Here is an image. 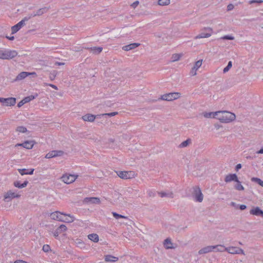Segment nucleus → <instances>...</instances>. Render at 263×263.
<instances>
[{
    "label": "nucleus",
    "mask_w": 263,
    "mask_h": 263,
    "mask_svg": "<svg viewBox=\"0 0 263 263\" xmlns=\"http://www.w3.org/2000/svg\"><path fill=\"white\" fill-rule=\"evenodd\" d=\"M262 0H251L249 2V4H252L253 3H262Z\"/></svg>",
    "instance_id": "49530a36"
},
{
    "label": "nucleus",
    "mask_w": 263,
    "mask_h": 263,
    "mask_svg": "<svg viewBox=\"0 0 263 263\" xmlns=\"http://www.w3.org/2000/svg\"><path fill=\"white\" fill-rule=\"evenodd\" d=\"M181 97V93L178 92H170L161 95L159 100L172 101Z\"/></svg>",
    "instance_id": "20e7f679"
},
{
    "label": "nucleus",
    "mask_w": 263,
    "mask_h": 263,
    "mask_svg": "<svg viewBox=\"0 0 263 263\" xmlns=\"http://www.w3.org/2000/svg\"><path fill=\"white\" fill-rule=\"evenodd\" d=\"M202 64V60H199L195 63V66H201Z\"/></svg>",
    "instance_id": "8fccbe9b"
},
{
    "label": "nucleus",
    "mask_w": 263,
    "mask_h": 263,
    "mask_svg": "<svg viewBox=\"0 0 263 263\" xmlns=\"http://www.w3.org/2000/svg\"><path fill=\"white\" fill-rule=\"evenodd\" d=\"M103 48L100 47H93L90 48V51L94 54H98L102 51Z\"/></svg>",
    "instance_id": "c85d7f7f"
},
{
    "label": "nucleus",
    "mask_w": 263,
    "mask_h": 263,
    "mask_svg": "<svg viewBox=\"0 0 263 263\" xmlns=\"http://www.w3.org/2000/svg\"><path fill=\"white\" fill-rule=\"evenodd\" d=\"M63 154L64 152L62 151H52L47 153L45 156V158L50 159L57 156H61L63 155Z\"/></svg>",
    "instance_id": "4468645a"
},
{
    "label": "nucleus",
    "mask_w": 263,
    "mask_h": 263,
    "mask_svg": "<svg viewBox=\"0 0 263 263\" xmlns=\"http://www.w3.org/2000/svg\"><path fill=\"white\" fill-rule=\"evenodd\" d=\"M171 3V0H158V5L161 6H168Z\"/></svg>",
    "instance_id": "7c9ffc66"
},
{
    "label": "nucleus",
    "mask_w": 263,
    "mask_h": 263,
    "mask_svg": "<svg viewBox=\"0 0 263 263\" xmlns=\"http://www.w3.org/2000/svg\"><path fill=\"white\" fill-rule=\"evenodd\" d=\"M183 56V53H174L172 55L171 61L176 62L179 61Z\"/></svg>",
    "instance_id": "b1692460"
},
{
    "label": "nucleus",
    "mask_w": 263,
    "mask_h": 263,
    "mask_svg": "<svg viewBox=\"0 0 263 263\" xmlns=\"http://www.w3.org/2000/svg\"><path fill=\"white\" fill-rule=\"evenodd\" d=\"M58 72L57 70H53L50 72L49 78L51 81H53L55 78Z\"/></svg>",
    "instance_id": "e433bc0d"
},
{
    "label": "nucleus",
    "mask_w": 263,
    "mask_h": 263,
    "mask_svg": "<svg viewBox=\"0 0 263 263\" xmlns=\"http://www.w3.org/2000/svg\"><path fill=\"white\" fill-rule=\"evenodd\" d=\"M28 21V18L25 17L15 25L11 27V33L14 34L21 29L25 24V22Z\"/></svg>",
    "instance_id": "1a4fd4ad"
},
{
    "label": "nucleus",
    "mask_w": 263,
    "mask_h": 263,
    "mask_svg": "<svg viewBox=\"0 0 263 263\" xmlns=\"http://www.w3.org/2000/svg\"><path fill=\"white\" fill-rule=\"evenodd\" d=\"M34 99V96L31 95V96L24 98L23 99V101H24V103L25 104L26 103L30 102V101H31L32 100Z\"/></svg>",
    "instance_id": "ea45409f"
},
{
    "label": "nucleus",
    "mask_w": 263,
    "mask_h": 263,
    "mask_svg": "<svg viewBox=\"0 0 263 263\" xmlns=\"http://www.w3.org/2000/svg\"><path fill=\"white\" fill-rule=\"evenodd\" d=\"M163 245L166 249H174L175 247L173 246V244L171 241V239L170 238H167L163 241Z\"/></svg>",
    "instance_id": "a211bd4d"
},
{
    "label": "nucleus",
    "mask_w": 263,
    "mask_h": 263,
    "mask_svg": "<svg viewBox=\"0 0 263 263\" xmlns=\"http://www.w3.org/2000/svg\"><path fill=\"white\" fill-rule=\"evenodd\" d=\"M118 114V112H110V113H106V114H103L101 115V116H109V117H112V116H115L117 115Z\"/></svg>",
    "instance_id": "a19ab883"
},
{
    "label": "nucleus",
    "mask_w": 263,
    "mask_h": 263,
    "mask_svg": "<svg viewBox=\"0 0 263 263\" xmlns=\"http://www.w3.org/2000/svg\"><path fill=\"white\" fill-rule=\"evenodd\" d=\"M203 116L206 118H216L217 116V111L216 112H203Z\"/></svg>",
    "instance_id": "5701e85b"
},
{
    "label": "nucleus",
    "mask_w": 263,
    "mask_h": 263,
    "mask_svg": "<svg viewBox=\"0 0 263 263\" xmlns=\"http://www.w3.org/2000/svg\"><path fill=\"white\" fill-rule=\"evenodd\" d=\"M44 13V9H39L33 15V16H36V15H41Z\"/></svg>",
    "instance_id": "37998d69"
},
{
    "label": "nucleus",
    "mask_w": 263,
    "mask_h": 263,
    "mask_svg": "<svg viewBox=\"0 0 263 263\" xmlns=\"http://www.w3.org/2000/svg\"><path fill=\"white\" fill-rule=\"evenodd\" d=\"M14 263H28L27 262L22 260H17L14 262Z\"/></svg>",
    "instance_id": "4d7b16f0"
},
{
    "label": "nucleus",
    "mask_w": 263,
    "mask_h": 263,
    "mask_svg": "<svg viewBox=\"0 0 263 263\" xmlns=\"http://www.w3.org/2000/svg\"><path fill=\"white\" fill-rule=\"evenodd\" d=\"M118 260V258L111 255H107L105 256V261L106 262H116Z\"/></svg>",
    "instance_id": "a878e982"
},
{
    "label": "nucleus",
    "mask_w": 263,
    "mask_h": 263,
    "mask_svg": "<svg viewBox=\"0 0 263 263\" xmlns=\"http://www.w3.org/2000/svg\"><path fill=\"white\" fill-rule=\"evenodd\" d=\"M241 164H238L236 165V167H235V170L236 171H238L239 169H240L241 168Z\"/></svg>",
    "instance_id": "5fc2aeb1"
},
{
    "label": "nucleus",
    "mask_w": 263,
    "mask_h": 263,
    "mask_svg": "<svg viewBox=\"0 0 263 263\" xmlns=\"http://www.w3.org/2000/svg\"><path fill=\"white\" fill-rule=\"evenodd\" d=\"M44 85L45 86H49L50 87H51L52 88H54V89L55 90H58V87L57 86L53 85V84H48L47 83H45L44 84Z\"/></svg>",
    "instance_id": "de8ad7c7"
},
{
    "label": "nucleus",
    "mask_w": 263,
    "mask_h": 263,
    "mask_svg": "<svg viewBox=\"0 0 263 263\" xmlns=\"http://www.w3.org/2000/svg\"><path fill=\"white\" fill-rule=\"evenodd\" d=\"M6 37L10 41H13L14 39V37L13 36H6Z\"/></svg>",
    "instance_id": "13d9d810"
},
{
    "label": "nucleus",
    "mask_w": 263,
    "mask_h": 263,
    "mask_svg": "<svg viewBox=\"0 0 263 263\" xmlns=\"http://www.w3.org/2000/svg\"><path fill=\"white\" fill-rule=\"evenodd\" d=\"M193 196L196 201L199 202L202 201L203 196L199 187L195 186L194 187Z\"/></svg>",
    "instance_id": "423d86ee"
},
{
    "label": "nucleus",
    "mask_w": 263,
    "mask_h": 263,
    "mask_svg": "<svg viewBox=\"0 0 263 263\" xmlns=\"http://www.w3.org/2000/svg\"><path fill=\"white\" fill-rule=\"evenodd\" d=\"M231 204V205H232L233 206H235V205H236V203L234 202H232Z\"/></svg>",
    "instance_id": "69168bd1"
},
{
    "label": "nucleus",
    "mask_w": 263,
    "mask_h": 263,
    "mask_svg": "<svg viewBox=\"0 0 263 263\" xmlns=\"http://www.w3.org/2000/svg\"><path fill=\"white\" fill-rule=\"evenodd\" d=\"M49 250H50V247H49V245H44L43 246V250L45 252H48Z\"/></svg>",
    "instance_id": "a18cd8bd"
},
{
    "label": "nucleus",
    "mask_w": 263,
    "mask_h": 263,
    "mask_svg": "<svg viewBox=\"0 0 263 263\" xmlns=\"http://www.w3.org/2000/svg\"><path fill=\"white\" fill-rule=\"evenodd\" d=\"M5 101H6V98H1L0 97V102L1 103H3L4 104L5 103Z\"/></svg>",
    "instance_id": "052dcab7"
},
{
    "label": "nucleus",
    "mask_w": 263,
    "mask_h": 263,
    "mask_svg": "<svg viewBox=\"0 0 263 263\" xmlns=\"http://www.w3.org/2000/svg\"><path fill=\"white\" fill-rule=\"evenodd\" d=\"M238 177L235 174H231L227 175L224 178V181L227 183L231 182L232 181H237Z\"/></svg>",
    "instance_id": "f3484780"
},
{
    "label": "nucleus",
    "mask_w": 263,
    "mask_h": 263,
    "mask_svg": "<svg viewBox=\"0 0 263 263\" xmlns=\"http://www.w3.org/2000/svg\"><path fill=\"white\" fill-rule=\"evenodd\" d=\"M252 182H256L261 186L263 187V181L257 177H252L251 179Z\"/></svg>",
    "instance_id": "72a5a7b5"
},
{
    "label": "nucleus",
    "mask_w": 263,
    "mask_h": 263,
    "mask_svg": "<svg viewBox=\"0 0 263 263\" xmlns=\"http://www.w3.org/2000/svg\"><path fill=\"white\" fill-rule=\"evenodd\" d=\"M112 215L114 217H115L116 219H119V218H126V217L123 215L119 214L116 212H112Z\"/></svg>",
    "instance_id": "79ce46f5"
},
{
    "label": "nucleus",
    "mask_w": 263,
    "mask_h": 263,
    "mask_svg": "<svg viewBox=\"0 0 263 263\" xmlns=\"http://www.w3.org/2000/svg\"><path fill=\"white\" fill-rule=\"evenodd\" d=\"M160 196L161 197H167L170 198H173V193L172 192H168V193H165V192H160L159 193Z\"/></svg>",
    "instance_id": "473e14b6"
},
{
    "label": "nucleus",
    "mask_w": 263,
    "mask_h": 263,
    "mask_svg": "<svg viewBox=\"0 0 263 263\" xmlns=\"http://www.w3.org/2000/svg\"><path fill=\"white\" fill-rule=\"evenodd\" d=\"M35 144V142L33 141H26L23 143H17L15 146H22L26 149H31Z\"/></svg>",
    "instance_id": "ddd939ff"
},
{
    "label": "nucleus",
    "mask_w": 263,
    "mask_h": 263,
    "mask_svg": "<svg viewBox=\"0 0 263 263\" xmlns=\"http://www.w3.org/2000/svg\"><path fill=\"white\" fill-rule=\"evenodd\" d=\"M200 67H192L189 70V74L190 77H193L197 74Z\"/></svg>",
    "instance_id": "393cba45"
},
{
    "label": "nucleus",
    "mask_w": 263,
    "mask_h": 263,
    "mask_svg": "<svg viewBox=\"0 0 263 263\" xmlns=\"http://www.w3.org/2000/svg\"><path fill=\"white\" fill-rule=\"evenodd\" d=\"M250 213L253 215L261 216L263 217V211L261 210L259 207H255L251 209L250 211Z\"/></svg>",
    "instance_id": "2eb2a0df"
},
{
    "label": "nucleus",
    "mask_w": 263,
    "mask_h": 263,
    "mask_svg": "<svg viewBox=\"0 0 263 263\" xmlns=\"http://www.w3.org/2000/svg\"><path fill=\"white\" fill-rule=\"evenodd\" d=\"M16 132L20 133H25L27 132V128L23 126H20L16 127Z\"/></svg>",
    "instance_id": "f704fd0d"
},
{
    "label": "nucleus",
    "mask_w": 263,
    "mask_h": 263,
    "mask_svg": "<svg viewBox=\"0 0 263 263\" xmlns=\"http://www.w3.org/2000/svg\"><path fill=\"white\" fill-rule=\"evenodd\" d=\"M57 229L59 231V232L60 233H61L65 232L67 230V227L64 224H61Z\"/></svg>",
    "instance_id": "58836bf2"
},
{
    "label": "nucleus",
    "mask_w": 263,
    "mask_h": 263,
    "mask_svg": "<svg viewBox=\"0 0 263 263\" xmlns=\"http://www.w3.org/2000/svg\"><path fill=\"white\" fill-rule=\"evenodd\" d=\"M139 4V1H136L135 2H134L132 5H131V6L133 8H135Z\"/></svg>",
    "instance_id": "09e8293b"
},
{
    "label": "nucleus",
    "mask_w": 263,
    "mask_h": 263,
    "mask_svg": "<svg viewBox=\"0 0 263 263\" xmlns=\"http://www.w3.org/2000/svg\"><path fill=\"white\" fill-rule=\"evenodd\" d=\"M221 39L233 40H234V37L233 36H231V35H224V36L221 37Z\"/></svg>",
    "instance_id": "c03bdc74"
},
{
    "label": "nucleus",
    "mask_w": 263,
    "mask_h": 263,
    "mask_svg": "<svg viewBox=\"0 0 263 263\" xmlns=\"http://www.w3.org/2000/svg\"><path fill=\"white\" fill-rule=\"evenodd\" d=\"M29 76H31L32 77H36V74L34 72H21L16 77L15 81H20L23 80L26 77Z\"/></svg>",
    "instance_id": "9b49d317"
},
{
    "label": "nucleus",
    "mask_w": 263,
    "mask_h": 263,
    "mask_svg": "<svg viewBox=\"0 0 263 263\" xmlns=\"http://www.w3.org/2000/svg\"><path fill=\"white\" fill-rule=\"evenodd\" d=\"M140 45L139 43H132L123 47V49L125 51H129L131 49H135Z\"/></svg>",
    "instance_id": "4be33fe9"
},
{
    "label": "nucleus",
    "mask_w": 263,
    "mask_h": 263,
    "mask_svg": "<svg viewBox=\"0 0 263 263\" xmlns=\"http://www.w3.org/2000/svg\"><path fill=\"white\" fill-rule=\"evenodd\" d=\"M77 177L73 175L65 174L62 176L61 179L62 181L66 184L72 183L76 179Z\"/></svg>",
    "instance_id": "9d476101"
},
{
    "label": "nucleus",
    "mask_w": 263,
    "mask_h": 263,
    "mask_svg": "<svg viewBox=\"0 0 263 263\" xmlns=\"http://www.w3.org/2000/svg\"><path fill=\"white\" fill-rule=\"evenodd\" d=\"M88 238L95 242H98L99 240L98 235L95 233L89 234Z\"/></svg>",
    "instance_id": "bb28decb"
},
{
    "label": "nucleus",
    "mask_w": 263,
    "mask_h": 263,
    "mask_svg": "<svg viewBox=\"0 0 263 263\" xmlns=\"http://www.w3.org/2000/svg\"><path fill=\"white\" fill-rule=\"evenodd\" d=\"M16 103V99L13 97L6 98L5 105L7 106H14Z\"/></svg>",
    "instance_id": "aec40b11"
},
{
    "label": "nucleus",
    "mask_w": 263,
    "mask_h": 263,
    "mask_svg": "<svg viewBox=\"0 0 263 263\" xmlns=\"http://www.w3.org/2000/svg\"><path fill=\"white\" fill-rule=\"evenodd\" d=\"M20 197V195L17 194L11 190H9L6 193H5L4 195V200L6 202H9L11 201L12 199L15 198H18Z\"/></svg>",
    "instance_id": "6e6552de"
},
{
    "label": "nucleus",
    "mask_w": 263,
    "mask_h": 263,
    "mask_svg": "<svg viewBox=\"0 0 263 263\" xmlns=\"http://www.w3.org/2000/svg\"><path fill=\"white\" fill-rule=\"evenodd\" d=\"M51 219L64 222L70 223L72 222L74 220V217L69 214H65L59 211L52 213L50 214Z\"/></svg>",
    "instance_id": "f257e3e1"
},
{
    "label": "nucleus",
    "mask_w": 263,
    "mask_h": 263,
    "mask_svg": "<svg viewBox=\"0 0 263 263\" xmlns=\"http://www.w3.org/2000/svg\"><path fill=\"white\" fill-rule=\"evenodd\" d=\"M191 139H187L186 140L182 142L180 144V147H186L187 146H188L189 145L190 143H191Z\"/></svg>",
    "instance_id": "4c0bfd02"
},
{
    "label": "nucleus",
    "mask_w": 263,
    "mask_h": 263,
    "mask_svg": "<svg viewBox=\"0 0 263 263\" xmlns=\"http://www.w3.org/2000/svg\"><path fill=\"white\" fill-rule=\"evenodd\" d=\"M84 201L87 203H91L93 204H100L101 201L98 197H87L84 199Z\"/></svg>",
    "instance_id": "dca6fc26"
},
{
    "label": "nucleus",
    "mask_w": 263,
    "mask_h": 263,
    "mask_svg": "<svg viewBox=\"0 0 263 263\" xmlns=\"http://www.w3.org/2000/svg\"><path fill=\"white\" fill-rule=\"evenodd\" d=\"M55 64H58L59 66L64 65V63H56Z\"/></svg>",
    "instance_id": "e2e57ef3"
},
{
    "label": "nucleus",
    "mask_w": 263,
    "mask_h": 263,
    "mask_svg": "<svg viewBox=\"0 0 263 263\" xmlns=\"http://www.w3.org/2000/svg\"><path fill=\"white\" fill-rule=\"evenodd\" d=\"M60 234L59 231L57 229L53 233V235L54 237H57L59 236V235Z\"/></svg>",
    "instance_id": "864d4df0"
},
{
    "label": "nucleus",
    "mask_w": 263,
    "mask_h": 263,
    "mask_svg": "<svg viewBox=\"0 0 263 263\" xmlns=\"http://www.w3.org/2000/svg\"><path fill=\"white\" fill-rule=\"evenodd\" d=\"M216 249L217 252H223L226 251V248L222 245L214 246V249Z\"/></svg>",
    "instance_id": "c9c22d12"
},
{
    "label": "nucleus",
    "mask_w": 263,
    "mask_h": 263,
    "mask_svg": "<svg viewBox=\"0 0 263 263\" xmlns=\"http://www.w3.org/2000/svg\"><path fill=\"white\" fill-rule=\"evenodd\" d=\"M28 183V181H25L23 183L21 184L19 181H15L13 183L15 187L22 189L25 187Z\"/></svg>",
    "instance_id": "cd10ccee"
},
{
    "label": "nucleus",
    "mask_w": 263,
    "mask_h": 263,
    "mask_svg": "<svg viewBox=\"0 0 263 263\" xmlns=\"http://www.w3.org/2000/svg\"><path fill=\"white\" fill-rule=\"evenodd\" d=\"M204 30L208 31V32H201L195 37V40L200 39L201 38H208L212 36L213 34V29L211 27L204 28Z\"/></svg>",
    "instance_id": "0eeeda50"
},
{
    "label": "nucleus",
    "mask_w": 263,
    "mask_h": 263,
    "mask_svg": "<svg viewBox=\"0 0 263 263\" xmlns=\"http://www.w3.org/2000/svg\"><path fill=\"white\" fill-rule=\"evenodd\" d=\"M82 118L85 121L93 122L96 119V116L92 114H88L82 116Z\"/></svg>",
    "instance_id": "412c9836"
},
{
    "label": "nucleus",
    "mask_w": 263,
    "mask_h": 263,
    "mask_svg": "<svg viewBox=\"0 0 263 263\" xmlns=\"http://www.w3.org/2000/svg\"><path fill=\"white\" fill-rule=\"evenodd\" d=\"M226 251L231 254H245L244 251L242 249L235 247H230L226 248Z\"/></svg>",
    "instance_id": "f8f14e48"
},
{
    "label": "nucleus",
    "mask_w": 263,
    "mask_h": 263,
    "mask_svg": "<svg viewBox=\"0 0 263 263\" xmlns=\"http://www.w3.org/2000/svg\"><path fill=\"white\" fill-rule=\"evenodd\" d=\"M234 8V6L232 4H229L227 6L228 10L230 11L232 10Z\"/></svg>",
    "instance_id": "603ef678"
},
{
    "label": "nucleus",
    "mask_w": 263,
    "mask_h": 263,
    "mask_svg": "<svg viewBox=\"0 0 263 263\" xmlns=\"http://www.w3.org/2000/svg\"><path fill=\"white\" fill-rule=\"evenodd\" d=\"M257 154H263V148H261L259 151H257Z\"/></svg>",
    "instance_id": "680f3d73"
},
{
    "label": "nucleus",
    "mask_w": 263,
    "mask_h": 263,
    "mask_svg": "<svg viewBox=\"0 0 263 263\" xmlns=\"http://www.w3.org/2000/svg\"><path fill=\"white\" fill-rule=\"evenodd\" d=\"M236 184L234 185L235 189L237 191H243L244 187L241 185V182L237 179V181H235Z\"/></svg>",
    "instance_id": "c756f323"
},
{
    "label": "nucleus",
    "mask_w": 263,
    "mask_h": 263,
    "mask_svg": "<svg viewBox=\"0 0 263 263\" xmlns=\"http://www.w3.org/2000/svg\"><path fill=\"white\" fill-rule=\"evenodd\" d=\"M34 170L33 168H32V169H31V171L30 172H25V171H26V169H25V168L18 169V171L19 172V173H20V174L21 175H24L25 174L32 175L33 173Z\"/></svg>",
    "instance_id": "2f4dec72"
},
{
    "label": "nucleus",
    "mask_w": 263,
    "mask_h": 263,
    "mask_svg": "<svg viewBox=\"0 0 263 263\" xmlns=\"http://www.w3.org/2000/svg\"><path fill=\"white\" fill-rule=\"evenodd\" d=\"M17 55V52L16 50L6 49H0V59L11 60L16 57Z\"/></svg>",
    "instance_id": "7ed1b4c3"
},
{
    "label": "nucleus",
    "mask_w": 263,
    "mask_h": 263,
    "mask_svg": "<svg viewBox=\"0 0 263 263\" xmlns=\"http://www.w3.org/2000/svg\"><path fill=\"white\" fill-rule=\"evenodd\" d=\"M246 208H247V206L245 204H241V205H240V209L241 210H243L246 209Z\"/></svg>",
    "instance_id": "bf43d9fd"
},
{
    "label": "nucleus",
    "mask_w": 263,
    "mask_h": 263,
    "mask_svg": "<svg viewBox=\"0 0 263 263\" xmlns=\"http://www.w3.org/2000/svg\"><path fill=\"white\" fill-rule=\"evenodd\" d=\"M227 66H232V63L231 61L229 62Z\"/></svg>",
    "instance_id": "0e129e2a"
},
{
    "label": "nucleus",
    "mask_w": 263,
    "mask_h": 263,
    "mask_svg": "<svg viewBox=\"0 0 263 263\" xmlns=\"http://www.w3.org/2000/svg\"><path fill=\"white\" fill-rule=\"evenodd\" d=\"M231 67H225V68L223 70V73H226L227 72H228L230 70Z\"/></svg>",
    "instance_id": "6e6d98bb"
},
{
    "label": "nucleus",
    "mask_w": 263,
    "mask_h": 263,
    "mask_svg": "<svg viewBox=\"0 0 263 263\" xmlns=\"http://www.w3.org/2000/svg\"><path fill=\"white\" fill-rule=\"evenodd\" d=\"M24 104H25L24 102L23 101V100L20 101L17 104V107H22Z\"/></svg>",
    "instance_id": "3c124183"
},
{
    "label": "nucleus",
    "mask_w": 263,
    "mask_h": 263,
    "mask_svg": "<svg viewBox=\"0 0 263 263\" xmlns=\"http://www.w3.org/2000/svg\"><path fill=\"white\" fill-rule=\"evenodd\" d=\"M118 176L123 179H128L133 178L135 177V173L133 171H117Z\"/></svg>",
    "instance_id": "39448f33"
},
{
    "label": "nucleus",
    "mask_w": 263,
    "mask_h": 263,
    "mask_svg": "<svg viewBox=\"0 0 263 263\" xmlns=\"http://www.w3.org/2000/svg\"><path fill=\"white\" fill-rule=\"evenodd\" d=\"M213 250H214V246H207V247H205L200 249L198 251V254H202L209 253V252L213 251Z\"/></svg>",
    "instance_id": "6ab92c4d"
},
{
    "label": "nucleus",
    "mask_w": 263,
    "mask_h": 263,
    "mask_svg": "<svg viewBox=\"0 0 263 263\" xmlns=\"http://www.w3.org/2000/svg\"><path fill=\"white\" fill-rule=\"evenodd\" d=\"M216 118L221 122L228 123L234 121L236 118V116L234 114L231 112L218 111H217Z\"/></svg>",
    "instance_id": "f03ea898"
}]
</instances>
